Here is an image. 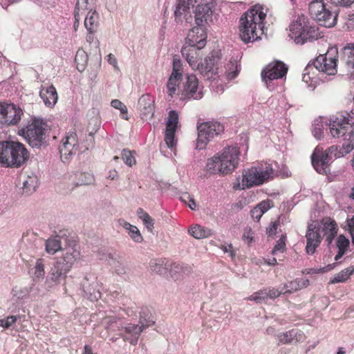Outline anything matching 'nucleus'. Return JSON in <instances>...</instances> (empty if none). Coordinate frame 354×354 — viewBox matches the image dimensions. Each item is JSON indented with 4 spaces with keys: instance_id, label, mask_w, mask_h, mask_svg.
Instances as JSON below:
<instances>
[{
    "instance_id": "nucleus-33",
    "label": "nucleus",
    "mask_w": 354,
    "mask_h": 354,
    "mask_svg": "<svg viewBox=\"0 0 354 354\" xmlns=\"http://www.w3.org/2000/svg\"><path fill=\"white\" fill-rule=\"evenodd\" d=\"M88 60L87 53L82 48L78 49L75 57V62L76 63V68L80 72L84 71Z\"/></svg>"
},
{
    "instance_id": "nucleus-9",
    "label": "nucleus",
    "mask_w": 354,
    "mask_h": 354,
    "mask_svg": "<svg viewBox=\"0 0 354 354\" xmlns=\"http://www.w3.org/2000/svg\"><path fill=\"white\" fill-rule=\"evenodd\" d=\"M41 120L35 118L18 131V134L24 138L32 149H41L48 146L46 131Z\"/></svg>"
},
{
    "instance_id": "nucleus-54",
    "label": "nucleus",
    "mask_w": 354,
    "mask_h": 354,
    "mask_svg": "<svg viewBox=\"0 0 354 354\" xmlns=\"http://www.w3.org/2000/svg\"><path fill=\"white\" fill-rule=\"evenodd\" d=\"M94 181L93 176L89 174H81L79 178V182L77 183V185H90Z\"/></svg>"
},
{
    "instance_id": "nucleus-56",
    "label": "nucleus",
    "mask_w": 354,
    "mask_h": 354,
    "mask_svg": "<svg viewBox=\"0 0 354 354\" xmlns=\"http://www.w3.org/2000/svg\"><path fill=\"white\" fill-rule=\"evenodd\" d=\"M183 68L180 59L175 56L173 59L172 73L182 75Z\"/></svg>"
},
{
    "instance_id": "nucleus-60",
    "label": "nucleus",
    "mask_w": 354,
    "mask_h": 354,
    "mask_svg": "<svg viewBox=\"0 0 354 354\" xmlns=\"http://www.w3.org/2000/svg\"><path fill=\"white\" fill-rule=\"evenodd\" d=\"M113 266L115 270V272L118 275H123L126 274V266L123 263H121L120 261H114Z\"/></svg>"
},
{
    "instance_id": "nucleus-5",
    "label": "nucleus",
    "mask_w": 354,
    "mask_h": 354,
    "mask_svg": "<svg viewBox=\"0 0 354 354\" xmlns=\"http://www.w3.org/2000/svg\"><path fill=\"white\" fill-rule=\"evenodd\" d=\"M239 156L240 151L238 147H226L221 153H218L207 160L206 170L210 174H230L237 167Z\"/></svg>"
},
{
    "instance_id": "nucleus-62",
    "label": "nucleus",
    "mask_w": 354,
    "mask_h": 354,
    "mask_svg": "<svg viewBox=\"0 0 354 354\" xmlns=\"http://www.w3.org/2000/svg\"><path fill=\"white\" fill-rule=\"evenodd\" d=\"M267 294H268V298L275 299V298L279 297L281 294H284V293H283V288H281V290H279L277 288H272L267 289Z\"/></svg>"
},
{
    "instance_id": "nucleus-53",
    "label": "nucleus",
    "mask_w": 354,
    "mask_h": 354,
    "mask_svg": "<svg viewBox=\"0 0 354 354\" xmlns=\"http://www.w3.org/2000/svg\"><path fill=\"white\" fill-rule=\"evenodd\" d=\"M198 80L194 74L187 75L186 88H198Z\"/></svg>"
},
{
    "instance_id": "nucleus-18",
    "label": "nucleus",
    "mask_w": 354,
    "mask_h": 354,
    "mask_svg": "<svg viewBox=\"0 0 354 354\" xmlns=\"http://www.w3.org/2000/svg\"><path fill=\"white\" fill-rule=\"evenodd\" d=\"M332 160V156L326 150L324 152L318 151L315 149L311 156V162L314 169L320 174H326L328 166Z\"/></svg>"
},
{
    "instance_id": "nucleus-32",
    "label": "nucleus",
    "mask_w": 354,
    "mask_h": 354,
    "mask_svg": "<svg viewBox=\"0 0 354 354\" xmlns=\"http://www.w3.org/2000/svg\"><path fill=\"white\" fill-rule=\"evenodd\" d=\"M189 233L195 239H201L212 236L213 234V231L208 227L196 225L189 230Z\"/></svg>"
},
{
    "instance_id": "nucleus-6",
    "label": "nucleus",
    "mask_w": 354,
    "mask_h": 354,
    "mask_svg": "<svg viewBox=\"0 0 354 354\" xmlns=\"http://www.w3.org/2000/svg\"><path fill=\"white\" fill-rule=\"evenodd\" d=\"M29 158L25 146L13 140L0 141V165L3 167L19 168Z\"/></svg>"
},
{
    "instance_id": "nucleus-59",
    "label": "nucleus",
    "mask_w": 354,
    "mask_h": 354,
    "mask_svg": "<svg viewBox=\"0 0 354 354\" xmlns=\"http://www.w3.org/2000/svg\"><path fill=\"white\" fill-rule=\"evenodd\" d=\"M242 239L248 245L254 241V233L250 227L245 229Z\"/></svg>"
},
{
    "instance_id": "nucleus-46",
    "label": "nucleus",
    "mask_w": 354,
    "mask_h": 354,
    "mask_svg": "<svg viewBox=\"0 0 354 354\" xmlns=\"http://www.w3.org/2000/svg\"><path fill=\"white\" fill-rule=\"evenodd\" d=\"M268 299L267 289L261 290L250 295L248 299L261 304Z\"/></svg>"
},
{
    "instance_id": "nucleus-47",
    "label": "nucleus",
    "mask_w": 354,
    "mask_h": 354,
    "mask_svg": "<svg viewBox=\"0 0 354 354\" xmlns=\"http://www.w3.org/2000/svg\"><path fill=\"white\" fill-rule=\"evenodd\" d=\"M335 266V263H333V264H328V266L323 267V268H320L319 269L308 268V269H306L304 271H303V273L308 274H317V273H321V272L324 273V272H328L329 270H331L332 269H333V268Z\"/></svg>"
},
{
    "instance_id": "nucleus-24",
    "label": "nucleus",
    "mask_w": 354,
    "mask_h": 354,
    "mask_svg": "<svg viewBox=\"0 0 354 354\" xmlns=\"http://www.w3.org/2000/svg\"><path fill=\"white\" fill-rule=\"evenodd\" d=\"M126 333L131 335V338L124 337L122 335H120L124 338V340H128L132 345H136L139 339V336L141 333L145 330L143 326H141L140 324H128L126 326L123 327Z\"/></svg>"
},
{
    "instance_id": "nucleus-23",
    "label": "nucleus",
    "mask_w": 354,
    "mask_h": 354,
    "mask_svg": "<svg viewBox=\"0 0 354 354\" xmlns=\"http://www.w3.org/2000/svg\"><path fill=\"white\" fill-rule=\"evenodd\" d=\"M169 95L173 97L175 95L179 96L180 100H199L203 96V90H169Z\"/></svg>"
},
{
    "instance_id": "nucleus-58",
    "label": "nucleus",
    "mask_w": 354,
    "mask_h": 354,
    "mask_svg": "<svg viewBox=\"0 0 354 354\" xmlns=\"http://www.w3.org/2000/svg\"><path fill=\"white\" fill-rule=\"evenodd\" d=\"M21 318V316L19 315H10L6 317L5 320V328H9L10 327L12 326L18 320Z\"/></svg>"
},
{
    "instance_id": "nucleus-16",
    "label": "nucleus",
    "mask_w": 354,
    "mask_h": 354,
    "mask_svg": "<svg viewBox=\"0 0 354 354\" xmlns=\"http://www.w3.org/2000/svg\"><path fill=\"white\" fill-rule=\"evenodd\" d=\"M84 297L90 301H97L101 297L100 285L92 274L84 277L82 281Z\"/></svg>"
},
{
    "instance_id": "nucleus-39",
    "label": "nucleus",
    "mask_w": 354,
    "mask_h": 354,
    "mask_svg": "<svg viewBox=\"0 0 354 354\" xmlns=\"http://www.w3.org/2000/svg\"><path fill=\"white\" fill-rule=\"evenodd\" d=\"M37 180L36 177L28 176L27 180L23 183V191L28 195L31 194L36 190Z\"/></svg>"
},
{
    "instance_id": "nucleus-14",
    "label": "nucleus",
    "mask_w": 354,
    "mask_h": 354,
    "mask_svg": "<svg viewBox=\"0 0 354 354\" xmlns=\"http://www.w3.org/2000/svg\"><path fill=\"white\" fill-rule=\"evenodd\" d=\"M23 110L14 104L0 102V123L7 126L16 125L21 120Z\"/></svg>"
},
{
    "instance_id": "nucleus-12",
    "label": "nucleus",
    "mask_w": 354,
    "mask_h": 354,
    "mask_svg": "<svg viewBox=\"0 0 354 354\" xmlns=\"http://www.w3.org/2000/svg\"><path fill=\"white\" fill-rule=\"evenodd\" d=\"M309 13L319 26L330 28L336 24L337 15L326 8L322 0L313 1L309 4Z\"/></svg>"
},
{
    "instance_id": "nucleus-10",
    "label": "nucleus",
    "mask_w": 354,
    "mask_h": 354,
    "mask_svg": "<svg viewBox=\"0 0 354 354\" xmlns=\"http://www.w3.org/2000/svg\"><path fill=\"white\" fill-rule=\"evenodd\" d=\"M288 66L281 61L275 60L267 64L261 71L263 82L268 87H283Z\"/></svg>"
},
{
    "instance_id": "nucleus-20",
    "label": "nucleus",
    "mask_w": 354,
    "mask_h": 354,
    "mask_svg": "<svg viewBox=\"0 0 354 354\" xmlns=\"http://www.w3.org/2000/svg\"><path fill=\"white\" fill-rule=\"evenodd\" d=\"M201 49L202 48L185 45L181 49L183 57L194 70L198 71L201 63H202L203 54L201 52Z\"/></svg>"
},
{
    "instance_id": "nucleus-43",
    "label": "nucleus",
    "mask_w": 354,
    "mask_h": 354,
    "mask_svg": "<svg viewBox=\"0 0 354 354\" xmlns=\"http://www.w3.org/2000/svg\"><path fill=\"white\" fill-rule=\"evenodd\" d=\"M176 131V130L175 129H165V141L169 148H172L176 145V140L175 139Z\"/></svg>"
},
{
    "instance_id": "nucleus-21",
    "label": "nucleus",
    "mask_w": 354,
    "mask_h": 354,
    "mask_svg": "<svg viewBox=\"0 0 354 354\" xmlns=\"http://www.w3.org/2000/svg\"><path fill=\"white\" fill-rule=\"evenodd\" d=\"M155 100L149 94H143L138 100V105L141 111V118L145 120L151 119L155 112Z\"/></svg>"
},
{
    "instance_id": "nucleus-3",
    "label": "nucleus",
    "mask_w": 354,
    "mask_h": 354,
    "mask_svg": "<svg viewBox=\"0 0 354 354\" xmlns=\"http://www.w3.org/2000/svg\"><path fill=\"white\" fill-rule=\"evenodd\" d=\"M337 223L330 218L322 219L320 224H315L314 223L308 224L306 232V252L309 255L315 254L323 239L321 233H323V236H326L327 245L330 247L337 234Z\"/></svg>"
},
{
    "instance_id": "nucleus-11",
    "label": "nucleus",
    "mask_w": 354,
    "mask_h": 354,
    "mask_svg": "<svg viewBox=\"0 0 354 354\" xmlns=\"http://www.w3.org/2000/svg\"><path fill=\"white\" fill-rule=\"evenodd\" d=\"M198 138L196 149H203L208 142L224 131V126L216 121L197 123Z\"/></svg>"
},
{
    "instance_id": "nucleus-35",
    "label": "nucleus",
    "mask_w": 354,
    "mask_h": 354,
    "mask_svg": "<svg viewBox=\"0 0 354 354\" xmlns=\"http://www.w3.org/2000/svg\"><path fill=\"white\" fill-rule=\"evenodd\" d=\"M35 283H32L29 287L17 288L15 287L12 290V294L14 297H17V300H22L28 297V296L32 293L34 290ZM17 301H16V303Z\"/></svg>"
},
{
    "instance_id": "nucleus-1",
    "label": "nucleus",
    "mask_w": 354,
    "mask_h": 354,
    "mask_svg": "<svg viewBox=\"0 0 354 354\" xmlns=\"http://www.w3.org/2000/svg\"><path fill=\"white\" fill-rule=\"evenodd\" d=\"M330 131L333 138H343L342 147L333 145L326 151L335 158L343 157L354 149V109L349 113L339 112L329 119Z\"/></svg>"
},
{
    "instance_id": "nucleus-25",
    "label": "nucleus",
    "mask_w": 354,
    "mask_h": 354,
    "mask_svg": "<svg viewBox=\"0 0 354 354\" xmlns=\"http://www.w3.org/2000/svg\"><path fill=\"white\" fill-rule=\"evenodd\" d=\"M212 12L208 4L198 5L195 12V21L197 26H203V23L207 21Z\"/></svg>"
},
{
    "instance_id": "nucleus-8",
    "label": "nucleus",
    "mask_w": 354,
    "mask_h": 354,
    "mask_svg": "<svg viewBox=\"0 0 354 354\" xmlns=\"http://www.w3.org/2000/svg\"><path fill=\"white\" fill-rule=\"evenodd\" d=\"M289 37L297 44H304L308 41L319 39L321 33L319 28L311 25L308 18L304 15H299L289 26Z\"/></svg>"
},
{
    "instance_id": "nucleus-27",
    "label": "nucleus",
    "mask_w": 354,
    "mask_h": 354,
    "mask_svg": "<svg viewBox=\"0 0 354 354\" xmlns=\"http://www.w3.org/2000/svg\"><path fill=\"white\" fill-rule=\"evenodd\" d=\"M241 71V65L238 61L230 59L225 66L224 76L227 80L236 77Z\"/></svg>"
},
{
    "instance_id": "nucleus-52",
    "label": "nucleus",
    "mask_w": 354,
    "mask_h": 354,
    "mask_svg": "<svg viewBox=\"0 0 354 354\" xmlns=\"http://www.w3.org/2000/svg\"><path fill=\"white\" fill-rule=\"evenodd\" d=\"M130 237L136 243H141L143 240L142 236L137 227L133 226L128 232Z\"/></svg>"
},
{
    "instance_id": "nucleus-19",
    "label": "nucleus",
    "mask_w": 354,
    "mask_h": 354,
    "mask_svg": "<svg viewBox=\"0 0 354 354\" xmlns=\"http://www.w3.org/2000/svg\"><path fill=\"white\" fill-rule=\"evenodd\" d=\"M198 0H178L174 10L175 21L176 23H182L185 21L189 23L192 21V17L190 12V8H193Z\"/></svg>"
},
{
    "instance_id": "nucleus-36",
    "label": "nucleus",
    "mask_w": 354,
    "mask_h": 354,
    "mask_svg": "<svg viewBox=\"0 0 354 354\" xmlns=\"http://www.w3.org/2000/svg\"><path fill=\"white\" fill-rule=\"evenodd\" d=\"M353 272L354 268L353 267H348L346 269H344L336 275H335L334 277L330 279V283L344 282L349 278Z\"/></svg>"
},
{
    "instance_id": "nucleus-13",
    "label": "nucleus",
    "mask_w": 354,
    "mask_h": 354,
    "mask_svg": "<svg viewBox=\"0 0 354 354\" xmlns=\"http://www.w3.org/2000/svg\"><path fill=\"white\" fill-rule=\"evenodd\" d=\"M337 49H330L326 53L319 55L313 62V64L319 71L329 75H335L337 72Z\"/></svg>"
},
{
    "instance_id": "nucleus-45",
    "label": "nucleus",
    "mask_w": 354,
    "mask_h": 354,
    "mask_svg": "<svg viewBox=\"0 0 354 354\" xmlns=\"http://www.w3.org/2000/svg\"><path fill=\"white\" fill-rule=\"evenodd\" d=\"M45 274V260L44 259H38L35 266V277L36 278H43Z\"/></svg>"
},
{
    "instance_id": "nucleus-7",
    "label": "nucleus",
    "mask_w": 354,
    "mask_h": 354,
    "mask_svg": "<svg viewBox=\"0 0 354 354\" xmlns=\"http://www.w3.org/2000/svg\"><path fill=\"white\" fill-rule=\"evenodd\" d=\"M274 176V169L271 164H260L243 170L242 183L234 187L236 189L244 190L253 187L260 186L272 180Z\"/></svg>"
},
{
    "instance_id": "nucleus-40",
    "label": "nucleus",
    "mask_w": 354,
    "mask_h": 354,
    "mask_svg": "<svg viewBox=\"0 0 354 354\" xmlns=\"http://www.w3.org/2000/svg\"><path fill=\"white\" fill-rule=\"evenodd\" d=\"M178 113L176 111H170L168 114L167 120L166 122V129H177L178 123Z\"/></svg>"
},
{
    "instance_id": "nucleus-30",
    "label": "nucleus",
    "mask_w": 354,
    "mask_h": 354,
    "mask_svg": "<svg viewBox=\"0 0 354 354\" xmlns=\"http://www.w3.org/2000/svg\"><path fill=\"white\" fill-rule=\"evenodd\" d=\"M39 96L46 106L53 107L58 100L57 90H40Z\"/></svg>"
},
{
    "instance_id": "nucleus-64",
    "label": "nucleus",
    "mask_w": 354,
    "mask_h": 354,
    "mask_svg": "<svg viewBox=\"0 0 354 354\" xmlns=\"http://www.w3.org/2000/svg\"><path fill=\"white\" fill-rule=\"evenodd\" d=\"M348 227L351 236L352 243L354 245V215L350 220H348Z\"/></svg>"
},
{
    "instance_id": "nucleus-49",
    "label": "nucleus",
    "mask_w": 354,
    "mask_h": 354,
    "mask_svg": "<svg viewBox=\"0 0 354 354\" xmlns=\"http://www.w3.org/2000/svg\"><path fill=\"white\" fill-rule=\"evenodd\" d=\"M283 293H292L293 292H296L299 290V285L297 283V279L295 280L289 281L288 283L284 284L283 287Z\"/></svg>"
},
{
    "instance_id": "nucleus-28",
    "label": "nucleus",
    "mask_w": 354,
    "mask_h": 354,
    "mask_svg": "<svg viewBox=\"0 0 354 354\" xmlns=\"http://www.w3.org/2000/svg\"><path fill=\"white\" fill-rule=\"evenodd\" d=\"M88 0H78L74 12V28L76 30L80 24V21L82 17L86 14V10H88Z\"/></svg>"
},
{
    "instance_id": "nucleus-38",
    "label": "nucleus",
    "mask_w": 354,
    "mask_h": 354,
    "mask_svg": "<svg viewBox=\"0 0 354 354\" xmlns=\"http://www.w3.org/2000/svg\"><path fill=\"white\" fill-rule=\"evenodd\" d=\"M77 150V148H72L67 142L63 141L59 147L61 159L63 162L67 160Z\"/></svg>"
},
{
    "instance_id": "nucleus-2",
    "label": "nucleus",
    "mask_w": 354,
    "mask_h": 354,
    "mask_svg": "<svg viewBox=\"0 0 354 354\" xmlns=\"http://www.w3.org/2000/svg\"><path fill=\"white\" fill-rule=\"evenodd\" d=\"M262 6L259 4L249 9L240 19L239 35L245 43L254 42L263 35V22L266 17Z\"/></svg>"
},
{
    "instance_id": "nucleus-61",
    "label": "nucleus",
    "mask_w": 354,
    "mask_h": 354,
    "mask_svg": "<svg viewBox=\"0 0 354 354\" xmlns=\"http://www.w3.org/2000/svg\"><path fill=\"white\" fill-rule=\"evenodd\" d=\"M278 225H279V223L275 221V222H272L270 223V225H269V227H267L266 234L268 237L274 238V235L277 233Z\"/></svg>"
},
{
    "instance_id": "nucleus-34",
    "label": "nucleus",
    "mask_w": 354,
    "mask_h": 354,
    "mask_svg": "<svg viewBox=\"0 0 354 354\" xmlns=\"http://www.w3.org/2000/svg\"><path fill=\"white\" fill-rule=\"evenodd\" d=\"M46 250L48 254H54L62 249L61 239L59 236L49 238L46 241Z\"/></svg>"
},
{
    "instance_id": "nucleus-48",
    "label": "nucleus",
    "mask_w": 354,
    "mask_h": 354,
    "mask_svg": "<svg viewBox=\"0 0 354 354\" xmlns=\"http://www.w3.org/2000/svg\"><path fill=\"white\" fill-rule=\"evenodd\" d=\"M183 78V75H178L171 73L167 83V88H176L179 86Z\"/></svg>"
},
{
    "instance_id": "nucleus-17",
    "label": "nucleus",
    "mask_w": 354,
    "mask_h": 354,
    "mask_svg": "<svg viewBox=\"0 0 354 354\" xmlns=\"http://www.w3.org/2000/svg\"><path fill=\"white\" fill-rule=\"evenodd\" d=\"M207 35L203 26H196L188 32L185 46L203 48L207 44Z\"/></svg>"
},
{
    "instance_id": "nucleus-51",
    "label": "nucleus",
    "mask_w": 354,
    "mask_h": 354,
    "mask_svg": "<svg viewBox=\"0 0 354 354\" xmlns=\"http://www.w3.org/2000/svg\"><path fill=\"white\" fill-rule=\"evenodd\" d=\"M286 235H281L280 239L277 241L274 248L272 250V254H275L278 252H283L286 248Z\"/></svg>"
},
{
    "instance_id": "nucleus-63",
    "label": "nucleus",
    "mask_w": 354,
    "mask_h": 354,
    "mask_svg": "<svg viewBox=\"0 0 354 354\" xmlns=\"http://www.w3.org/2000/svg\"><path fill=\"white\" fill-rule=\"evenodd\" d=\"M272 202L270 200L263 201L259 203L257 207L259 210L263 212V214L266 213L268 209L271 208Z\"/></svg>"
},
{
    "instance_id": "nucleus-42",
    "label": "nucleus",
    "mask_w": 354,
    "mask_h": 354,
    "mask_svg": "<svg viewBox=\"0 0 354 354\" xmlns=\"http://www.w3.org/2000/svg\"><path fill=\"white\" fill-rule=\"evenodd\" d=\"M312 127V133L313 136L316 139L320 140L322 138L324 129V125L321 121V119H315L313 121Z\"/></svg>"
},
{
    "instance_id": "nucleus-41",
    "label": "nucleus",
    "mask_w": 354,
    "mask_h": 354,
    "mask_svg": "<svg viewBox=\"0 0 354 354\" xmlns=\"http://www.w3.org/2000/svg\"><path fill=\"white\" fill-rule=\"evenodd\" d=\"M123 328L122 320L120 318L115 317H111L107 318L106 321V329L109 330H120Z\"/></svg>"
},
{
    "instance_id": "nucleus-31",
    "label": "nucleus",
    "mask_w": 354,
    "mask_h": 354,
    "mask_svg": "<svg viewBox=\"0 0 354 354\" xmlns=\"http://www.w3.org/2000/svg\"><path fill=\"white\" fill-rule=\"evenodd\" d=\"M344 59L351 68V77L354 80V44H349L343 48Z\"/></svg>"
},
{
    "instance_id": "nucleus-44",
    "label": "nucleus",
    "mask_w": 354,
    "mask_h": 354,
    "mask_svg": "<svg viewBox=\"0 0 354 354\" xmlns=\"http://www.w3.org/2000/svg\"><path fill=\"white\" fill-rule=\"evenodd\" d=\"M133 153V151L127 149H122L121 152L122 159L129 167H131L136 163V159Z\"/></svg>"
},
{
    "instance_id": "nucleus-57",
    "label": "nucleus",
    "mask_w": 354,
    "mask_h": 354,
    "mask_svg": "<svg viewBox=\"0 0 354 354\" xmlns=\"http://www.w3.org/2000/svg\"><path fill=\"white\" fill-rule=\"evenodd\" d=\"M141 220H142L144 225L146 227V228L149 232H152V230H153V229L154 227V224H155L154 219L152 218L149 216V214H147L146 216H144V218H142Z\"/></svg>"
},
{
    "instance_id": "nucleus-22",
    "label": "nucleus",
    "mask_w": 354,
    "mask_h": 354,
    "mask_svg": "<svg viewBox=\"0 0 354 354\" xmlns=\"http://www.w3.org/2000/svg\"><path fill=\"white\" fill-rule=\"evenodd\" d=\"M277 338L279 343L288 344H292L294 341H295V342L303 341L304 335L302 331L294 328L285 333H279Z\"/></svg>"
},
{
    "instance_id": "nucleus-4",
    "label": "nucleus",
    "mask_w": 354,
    "mask_h": 354,
    "mask_svg": "<svg viewBox=\"0 0 354 354\" xmlns=\"http://www.w3.org/2000/svg\"><path fill=\"white\" fill-rule=\"evenodd\" d=\"M79 256L80 252L73 247L66 248L62 257L51 264L44 283L45 288L50 290L64 282Z\"/></svg>"
},
{
    "instance_id": "nucleus-50",
    "label": "nucleus",
    "mask_w": 354,
    "mask_h": 354,
    "mask_svg": "<svg viewBox=\"0 0 354 354\" xmlns=\"http://www.w3.org/2000/svg\"><path fill=\"white\" fill-rule=\"evenodd\" d=\"M336 245L339 250L346 252L349 246V241L344 235L341 234L337 238Z\"/></svg>"
},
{
    "instance_id": "nucleus-26",
    "label": "nucleus",
    "mask_w": 354,
    "mask_h": 354,
    "mask_svg": "<svg viewBox=\"0 0 354 354\" xmlns=\"http://www.w3.org/2000/svg\"><path fill=\"white\" fill-rule=\"evenodd\" d=\"M156 319L151 310L148 307H142L140 311L139 324L145 330L149 326H153Z\"/></svg>"
},
{
    "instance_id": "nucleus-15",
    "label": "nucleus",
    "mask_w": 354,
    "mask_h": 354,
    "mask_svg": "<svg viewBox=\"0 0 354 354\" xmlns=\"http://www.w3.org/2000/svg\"><path fill=\"white\" fill-rule=\"evenodd\" d=\"M221 52L220 50H213L201 63L198 71L201 74L218 75L219 73L218 65L221 59Z\"/></svg>"
},
{
    "instance_id": "nucleus-29",
    "label": "nucleus",
    "mask_w": 354,
    "mask_h": 354,
    "mask_svg": "<svg viewBox=\"0 0 354 354\" xmlns=\"http://www.w3.org/2000/svg\"><path fill=\"white\" fill-rule=\"evenodd\" d=\"M84 16V26L88 32H92L98 25L99 15L95 10L88 8Z\"/></svg>"
},
{
    "instance_id": "nucleus-37",
    "label": "nucleus",
    "mask_w": 354,
    "mask_h": 354,
    "mask_svg": "<svg viewBox=\"0 0 354 354\" xmlns=\"http://www.w3.org/2000/svg\"><path fill=\"white\" fill-rule=\"evenodd\" d=\"M167 263V261L165 259H160L151 262L150 266L153 272L159 274H165L168 269Z\"/></svg>"
},
{
    "instance_id": "nucleus-55",
    "label": "nucleus",
    "mask_w": 354,
    "mask_h": 354,
    "mask_svg": "<svg viewBox=\"0 0 354 354\" xmlns=\"http://www.w3.org/2000/svg\"><path fill=\"white\" fill-rule=\"evenodd\" d=\"M63 141L67 142V144L69 145V147L78 149L77 135L75 133H68V135L65 137V140Z\"/></svg>"
}]
</instances>
